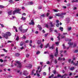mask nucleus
Instances as JSON below:
<instances>
[{
  "label": "nucleus",
  "mask_w": 78,
  "mask_h": 78,
  "mask_svg": "<svg viewBox=\"0 0 78 78\" xmlns=\"http://www.w3.org/2000/svg\"><path fill=\"white\" fill-rule=\"evenodd\" d=\"M11 35V33L10 32H7L5 34H2V36L3 37H5L6 39H8V36H10Z\"/></svg>",
  "instance_id": "1"
},
{
  "label": "nucleus",
  "mask_w": 78,
  "mask_h": 78,
  "mask_svg": "<svg viewBox=\"0 0 78 78\" xmlns=\"http://www.w3.org/2000/svg\"><path fill=\"white\" fill-rule=\"evenodd\" d=\"M19 30L23 33H25L27 32V31H28V29H22V26H21L19 28Z\"/></svg>",
  "instance_id": "2"
},
{
  "label": "nucleus",
  "mask_w": 78,
  "mask_h": 78,
  "mask_svg": "<svg viewBox=\"0 0 78 78\" xmlns=\"http://www.w3.org/2000/svg\"><path fill=\"white\" fill-rule=\"evenodd\" d=\"M16 63H15L14 64V66H17L18 67H19L20 68H21L22 67V64L20 63V62H19V61H16L15 62Z\"/></svg>",
  "instance_id": "3"
},
{
  "label": "nucleus",
  "mask_w": 78,
  "mask_h": 78,
  "mask_svg": "<svg viewBox=\"0 0 78 78\" xmlns=\"http://www.w3.org/2000/svg\"><path fill=\"white\" fill-rule=\"evenodd\" d=\"M66 14V13H58L56 14L55 15L56 16H61V18H63L64 17L63 15H65Z\"/></svg>",
  "instance_id": "4"
},
{
  "label": "nucleus",
  "mask_w": 78,
  "mask_h": 78,
  "mask_svg": "<svg viewBox=\"0 0 78 78\" xmlns=\"http://www.w3.org/2000/svg\"><path fill=\"white\" fill-rule=\"evenodd\" d=\"M68 44H69L70 47H75L76 46V44L75 43L73 44V43L70 42Z\"/></svg>",
  "instance_id": "5"
},
{
  "label": "nucleus",
  "mask_w": 78,
  "mask_h": 78,
  "mask_svg": "<svg viewBox=\"0 0 78 78\" xmlns=\"http://www.w3.org/2000/svg\"><path fill=\"white\" fill-rule=\"evenodd\" d=\"M66 76H67V74H65L63 76H61V75L60 74H58V76H57V77H61V78H66Z\"/></svg>",
  "instance_id": "6"
},
{
  "label": "nucleus",
  "mask_w": 78,
  "mask_h": 78,
  "mask_svg": "<svg viewBox=\"0 0 78 78\" xmlns=\"http://www.w3.org/2000/svg\"><path fill=\"white\" fill-rule=\"evenodd\" d=\"M28 72H27V70L24 71L23 73V75H25V76L28 75Z\"/></svg>",
  "instance_id": "7"
},
{
  "label": "nucleus",
  "mask_w": 78,
  "mask_h": 78,
  "mask_svg": "<svg viewBox=\"0 0 78 78\" xmlns=\"http://www.w3.org/2000/svg\"><path fill=\"white\" fill-rule=\"evenodd\" d=\"M58 48H56V52L55 53L54 56H55V57H57V56H58Z\"/></svg>",
  "instance_id": "8"
},
{
  "label": "nucleus",
  "mask_w": 78,
  "mask_h": 78,
  "mask_svg": "<svg viewBox=\"0 0 78 78\" xmlns=\"http://www.w3.org/2000/svg\"><path fill=\"white\" fill-rule=\"evenodd\" d=\"M40 69V67L38 66L37 68V70L36 71V73L37 74V76H40V75H39V74H38L37 73H38V71Z\"/></svg>",
  "instance_id": "9"
},
{
  "label": "nucleus",
  "mask_w": 78,
  "mask_h": 78,
  "mask_svg": "<svg viewBox=\"0 0 78 78\" xmlns=\"http://www.w3.org/2000/svg\"><path fill=\"white\" fill-rule=\"evenodd\" d=\"M66 20L67 23H69L70 22V18H69V17H68L66 18Z\"/></svg>",
  "instance_id": "10"
},
{
  "label": "nucleus",
  "mask_w": 78,
  "mask_h": 78,
  "mask_svg": "<svg viewBox=\"0 0 78 78\" xmlns=\"http://www.w3.org/2000/svg\"><path fill=\"white\" fill-rule=\"evenodd\" d=\"M31 22L29 23V25H34V23L33 20H31Z\"/></svg>",
  "instance_id": "11"
},
{
  "label": "nucleus",
  "mask_w": 78,
  "mask_h": 78,
  "mask_svg": "<svg viewBox=\"0 0 78 78\" xmlns=\"http://www.w3.org/2000/svg\"><path fill=\"white\" fill-rule=\"evenodd\" d=\"M27 69H31L32 67V65L31 64L27 66Z\"/></svg>",
  "instance_id": "12"
},
{
  "label": "nucleus",
  "mask_w": 78,
  "mask_h": 78,
  "mask_svg": "<svg viewBox=\"0 0 78 78\" xmlns=\"http://www.w3.org/2000/svg\"><path fill=\"white\" fill-rule=\"evenodd\" d=\"M37 27L38 28H39V30H40V31H41V30H42V28L41 26L38 25Z\"/></svg>",
  "instance_id": "13"
},
{
  "label": "nucleus",
  "mask_w": 78,
  "mask_h": 78,
  "mask_svg": "<svg viewBox=\"0 0 78 78\" xmlns=\"http://www.w3.org/2000/svg\"><path fill=\"white\" fill-rule=\"evenodd\" d=\"M21 20H26V18L24 17L23 16H22Z\"/></svg>",
  "instance_id": "14"
},
{
  "label": "nucleus",
  "mask_w": 78,
  "mask_h": 78,
  "mask_svg": "<svg viewBox=\"0 0 78 78\" xmlns=\"http://www.w3.org/2000/svg\"><path fill=\"white\" fill-rule=\"evenodd\" d=\"M8 14L9 16L12 14V11H10L8 12Z\"/></svg>",
  "instance_id": "15"
},
{
  "label": "nucleus",
  "mask_w": 78,
  "mask_h": 78,
  "mask_svg": "<svg viewBox=\"0 0 78 78\" xmlns=\"http://www.w3.org/2000/svg\"><path fill=\"white\" fill-rule=\"evenodd\" d=\"M20 10H21V9H17L15 10V11L16 13H18V12H20Z\"/></svg>",
  "instance_id": "16"
},
{
  "label": "nucleus",
  "mask_w": 78,
  "mask_h": 78,
  "mask_svg": "<svg viewBox=\"0 0 78 78\" xmlns=\"http://www.w3.org/2000/svg\"><path fill=\"white\" fill-rule=\"evenodd\" d=\"M33 2H28V3L27 5H33Z\"/></svg>",
  "instance_id": "17"
},
{
  "label": "nucleus",
  "mask_w": 78,
  "mask_h": 78,
  "mask_svg": "<svg viewBox=\"0 0 78 78\" xmlns=\"http://www.w3.org/2000/svg\"><path fill=\"white\" fill-rule=\"evenodd\" d=\"M65 41H69V42H70V41H71L72 40L68 39H65Z\"/></svg>",
  "instance_id": "18"
},
{
  "label": "nucleus",
  "mask_w": 78,
  "mask_h": 78,
  "mask_svg": "<svg viewBox=\"0 0 78 78\" xmlns=\"http://www.w3.org/2000/svg\"><path fill=\"white\" fill-rule=\"evenodd\" d=\"M58 35L59 36L57 37V38H58V40L59 41V40H60V38H59V36L61 35V34L59 33H58Z\"/></svg>",
  "instance_id": "19"
},
{
  "label": "nucleus",
  "mask_w": 78,
  "mask_h": 78,
  "mask_svg": "<svg viewBox=\"0 0 78 78\" xmlns=\"http://www.w3.org/2000/svg\"><path fill=\"white\" fill-rule=\"evenodd\" d=\"M34 71H35V70L34 69L32 71L31 73V75H33L34 74Z\"/></svg>",
  "instance_id": "20"
},
{
  "label": "nucleus",
  "mask_w": 78,
  "mask_h": 78,
  "mask_svg": "<svg viewBox=\"0 0 78 78\" xmlns=\"http://www.w3.org/2000/svg\"><path fill=\"white\" fill-rule=\"evenodd\" d=\"M15 55L16 56H19L20 54L18 53H16L15 54Z\"/></svg>",
  "instance_id": "21"
},
{
  "label": "nucleus",
  "mask_w": 78,
  "mask_h": 78,
  "mask_svg": "<svg viewBox=\"0 0 78 78\" xmlns=\"http://www.w3.org/2000/svg\"><path fill=\"white\" fill-rule=\"evenodd\" d=\"M40 53H41L40 51H37L36 52V55H39V54H40Z\"/></svg>",
  "instance_id": "22"
},
{
  "label": "nucleus",
  "mask_w": 78,
  "mask_h": 78,
  "mask_svg": "<svg viewBox=\"0 0 78 78\" xmlns=\"http://www.w3.org/2000/svg\"><path fill=\"white\" fill-rule=\"evenodd\" d=\"M42 7L41 6H39L38 7V9H42Z\"/></svg>",
  "instance_id": "23"
},
{
  "label": "nucleus",
  "mask_w": 78,
  "mask_h": 78,
  "mask_svg": "<svg viewBox=\"0 0 78 78\" xmlns=\"http://www.w3.org/2000/svg\"><path fill=\"white\" fill-rule=\"evenodd\" d=\"M74 69H75V67H71L70 68V70H73Z\"/></svg>",
  "instance_id": "24"
},
{
  "label": "nucleus",
  "mask_w": 78,
  "mask_h": 78,
  "mask_svg": "<svg viewBox=\"0 0 78 78\" xmlns=\"http://www.w3.org/2000/svg\"><path fill=\"white\" fill-rule=\"evenodd\" d=\"M50 24L51 25V27H53V26H54V25H53V24H52V23L51 22H50Z\"/></svg>",
  "instance_id": "25"
},
{
  "label": "nucleus",
  "mask_w": 78,
  "mask_h": 78,
  "mask_svg": "<svg viewBox=\"0 0 78 78\" xmlns=\"http://www.w3.org/2000/svg\"><path fill=\"white\" fill-rule=\"evenodd\" d=\"M23 44H24V43L23 42H21L20 44V46H22L23 45Z\"/></svg>",
  "instance_id": "26"
},
{
  "label": "nucleus",
  "mask_w": 78,
  "mask_h": 78,
  "mask_svg": "<svg viewBox=\"0 0 78 78\" xmlns=\"http://www.w3.org/2000/svg\"><path fill=\"white\" fill-rule=\"evenodd\" d=\"M60 30H61V31H63V27H60Z\"/></svg>",
  "instance_id": "27"
},
{
  "label": "nucleus",
  "mask_w": 78,
  "mask_h": 78,
  "mask_svg": "<svg viewBox=\"0 0 78 78\" xmlns=\"http://www.w3.org/2000/svg\"><path fill=\"white\" fill-rule=\"evenodd\" d=\"M50 57L51 58H53L54 56L52 55H50Z\"/></svg>",
  "instance_id": "28"
},
{
  "label": "nucleus",
  "mask_w": 78,
  "mask_h": 78,
  "mask_svg": "<svg viewBox=\"0 0 78 78\" xmlns=\"http://www.w3.org/2000/svg\"><path fill=\"white\" fill-rule=\"evenodd\" d=\"M37 43L38 44H41V41H37Z\"/></svg>",
  "instance_id": "29"
},
{
  "label": "nucleus",
  "mask_w": 78,
  "mask_h": 78,
  "mask_svg": "<svg viewBox=\"0 0 78 78\" xmlns=\"http://www.w3.org/2000/svg\"><path fill=\"white\" fill-rule=\"evenodd\" d=\"M41 16V17H45V14H43Z\"/></svg>",
  "instance_id": "30"
},
{
  "label": "nucleus",
  "mask_w": 78,
  "mask_h": 78,
  "mask_svg": "<svg viewBox=\"0 0 78 78\" xmlns=\"http://www.w3.org/2000/svg\"><path fill=\"white\" fill-rule=\"evenodd\" d=\"M13 1V0H10L9 1V2H10L11 3H14V2H12Z\"/></svg>",
  "instance_id": "31"
},
{
  "label": "nucleus",
  "mask_w": 78,
  "mask_h": 78,
  "mask_svg": "<svg viewBox=\"0 0 78 78\" xmlns=\"http://www.w3.org/2000/svg\"><path fill=\"white\" fill-rule=\"evenodd\" d=\"M15 18H16V17H15V16H12V18H10V19L11 20H12L13 19H15Z\"/></svg>",
  "instance_id": "32"
},
{
  "label": "nucleus",
  "mask_w": 78,
  "mask_h": 78,
  "mask_svg": "<svg viewBox=\"0 0 78 78\" xmlns=\"http://www.w3.org/2000/svg\"><path fill=\"white\" fill-rule=\"evenodd\" d=\"M72 30V27H70L68 28V31H70V30Z\"/></svg>",
  "instance_id": "33"
},
{
  "label": "nucleus",
  "mask_w": 78,
  "mask_h": 78,
  "mask_svg": "<svg viewBox=\"0 0 78 78\" xmlns=\"http://www.w3.org/2000/svg\"><path fill=\"white\" fill-rule=\"evenodd\" d=\"M19 36H17L16 39V40L18 41H19Z\"/></svg>",
  "instance_id": "34"
},
{
  "label": "nucleus",
  "mask_w": 78,
  "mask_h": 78,
  "mask_svg": "<svg viewBox=\"0 0 78 78\" xmlns=\"http://www.w3.org/2000/svg\"><path fill=\"white\" fill-rule=\"evenodd\" d=\"M63 48H64V49H66V47L65 46V44H63Z\"/></svg>",
  "instance_id": "35"
},
{
  "label": "nucleus",
  "mask_w": 78,
  "mask_h": 78,
  "mask_svg": "<svg viewBox=\"0 0 78 78\" xmlns=\"http://www.w3.org/2000/svg\"><path fill=\"white\" fill-rule=\"evenodd\" d=\"M0 25L1 26V27L2 28H3V27H4V25L3 24H0Z\"/></svg>",
  "instance_id": "36"
},
{
  "label": "nucleus",
  "mask_w": 78,
  "mask_h": 78,
  "mask_svg": "<svg viewBox=\"0 0 78 78\" xmlns=\"http://www.w3.org/2000/svg\"><path fill=\"white\" fill-rule=\"evenodd\" d=\"M59 42H55V44H56L57 45H59Z\"/></svg>",
  "instance_id": "37"
},
{
  "label": "nucleus",
  "mask_w": 78,
  "mask_h": 78,
  "mask_svg": "<svg viewBox=\"0 0 78 78\" xmlns=\"http://www.w3.org/2000/svg\"><path fill=\"white\" fill-rule=\"evenodd\" d=\"M48 46H49V44L48 43L46 46H45V48H47V47H48Z\"/></svg>",
  "instance_id": "38"
},
{
  "label": "nucleus",
  "mask_w": 78,
  "mask_h": 78,
  "mask_svg": "<svg viewBox=\"0 0 78 78\" xmlns=\"http://www.w3.org/2000/svg\"><path fill=\"white\" fill-rule=\"evenodd\" d=\"M2 50H3V51H5V52H8V51L6 50L5 49H3Z\"/></svg>",
  "instance_id": "39"
},
{
  "label": "nucleus",
  "mask_w": 78,
  "mask_h": 78,
  "mask_svg": "<svg viewBox=\"0 0 78 78\" xmlns=\"http://www.w3.org/2000/svg\"><path fill=\"white\" fill-rule=\"evenodd\" d=\"M53 10L54 12H58V10L56 9H54Z\"/></svg>",
  "instance_id": "40"
},
{
  "label": "nucleus",
  "mask_w": 78,
  "mask_h": 78,
  "mask_svg": "<svg viewBox=\"0 0 78 78\" xmlns=\"http://www.w3.org/2000/svg\"><path fill=\"white\" fill-rule=\"evenodd\" d=\"M0 62H3V60L2 59H0Z\"/></svg>",
  "instance_id": "41"
},
{
  "label": "nucleus",
  "mask_w": 78,
  "mask_h": 78,
  "mask_svg": "<svg viewBox=\"0 0 78 78\" xmlns=\"http://www.w3.org/2000/svg\"><path fill=\"white\" fill-rule=\"evenodd\" d=\"M45 27H46V28H48V24H46L45 25Z\"/></svg>",
  "instance_id": "42"
},
{
  "label": "nucleus",
  "mask_w": 78,
  "mask_h": 78,
  "mask_svg": "<svg viewBox=\"0 0 78 78\" xmlns=\"http://www.w3.org/2000/svg\"><path fill=\"white\" fill-rule=\"evenodd\" d=\"M71 63L73 64V65H75V63H74V62H73V60H72L71 61Z\"/></svg>",
  "instance_id": "43"
},
{
  "label": "nucleus",
  "mask_w": 78,
  "mask_h": 78,
  "mask_svg": "<svg viewBox=\"0 0 78 78\" xmlns=\"http://www.w3.org/2000/svg\"><path fill=\"white\" fill-rule=\"evenodd\" d=\"M16 13V11L15 10V11H13V14L14 15V14H15Z\"/></svg>",
  "instance_id": "44"
},
{
  "label": "nucleus",
  "mask_w": 78,
  "mask_h": 78,
  "mask_svg": "<svg viewBox=\"0 0 78 78\" xmlns=\"http://www.w3.org/2000/svg\"><path fill=\"white\" fill-rule=\"evenodd\" d=\"M49 48H50V49H53V46H52L51 47H49Z\"/></svg>",
  "instance_id": "45"
},
{
  "label": "nucleus",
  "mask_w": 78,
  "mask_h": 78,
  "mask_svg": "<svg viewBox=\"0 0 78 78\" xmlns=\"http://www.w3.org/2000/svg\"><path fill=\"white\" fill-rule=\"evenodd\" d=\"M4 7L2 5H0V8H3Z\"/></svg>",
  "instance_id": "46"
},
{
  "label": "nucleus",
  "mask_w": 78,
  "mask_h": 78,
  "mask_svg": "<svg viewBox=\"0 0 78 78\" xmlns=\"http://www.w3.org/2000/svg\"><path fill=\"white\" fill-rule=\"evenodd\" d=\"M5 54L0 55L1 56H2V57H3V56H5Z\"/></svg>",
  "instance_id": "47"
},
{
  "label": "nucleus",
  "mask_w": 78,
  "mask_h": 78,
  "mask_svg": "<svg viewBox=\"0 0 78 78\" xmlns=\"http://www.w3.org/2000/svg\"><path fill=\"white\" fill-rule=\"evenodd\" d=\"M56 26L57 27H58L59 26V24L58 23H57V24H56Z\"/></svg>",
  "instance_id": "48"
},
{
  "label": "nucleus",
  "mask_w": 78,
  "mask_h": 78,
  "mask_svg": "<svg viewBox=\"0 0 78 78\" xmlns=\"http://www.w3.org/2000/svg\"><path fill=\"white\" fill-rule=\"evenodd\" d=\"M41 70H42V68H41L40 69V70L38 72V73H40V72H41Z\"/></svg>",
  "instance_id": "49"
},
{
  "label": "nucleus",
  "mask_w": 78,
  "mask_h": 78,
  "mask_svg": "<svg viewBox=\"0 0 78 78\" xmlns=\"http://www.w3.org/2000/svg\"><path fill=\"white\" fill-rule=\"evenodd\" d=\"M46 75V73L45 72H44L43 73V75H44V76H45Z\"/></svg>",
  "instance_id": "50"
},
{
  "label": "nucleus",
  "mask_w": 78,
  "mask_h": 78,
  "mask_svg": "<svg viewBox=\"0 0 78 78\" xmlns=\"http://www.w3.org/2000/svg\"><path fill=\"white\" fill-rule=\"evenodd\" d=\"M58 60L61 61L62 60V58H61L60 57H59L58 59Z\"/></svg>",
  "instance_id": "51"
},
{
  "label": "nucleus",
  "mask_w": 78,
  "mask_h": 78,
  "mask_svg": "<svg viewBox=\"0 0 78 78\" xmlns=\"http://www.w3.org/2000/svg\"><path fill=\"white\" fill-rule=\"evenodd\" d=\"M46 64H50V62L49 61H48L46 62Z\"/></svg>",
  "instance_id": "52"
},
{
  "label": "nucleus",
  "mask_w": 78,
  "mask_h": 78,
  "mask_svg": "<svg viewBox=\"0 0 78 78\" xmlns=\"http://www.w3.org/2000/svg\"><path fill=\"white\" fill-rule=\"evenodd\" d=\"M78 52V49L76 50L74 52V53H77Z\"/></svg>",
  "instance_id": "53"
},
{
  "label": "nucleus",
  "mask_w": 78,
  "mask_h": 78,
  "mask_svg": "<svg viewBox=\"0 0 78 78\" xmlns=\"http://www.w3.org/2000/svg\"><path fill=\"white\" fill-rule=\"evenodd\" d=\"M50 14L48 13H47V14H46V16L47 17H48V16H49V15Z\"/></svg>",
  "instance_id": "54"
},
{
  "label": "nucleus",
  "mask_w": 78,
  "mask_h": 78,
  "mask_svg": "<svg viewBox=\"0 0 78 78\" xmlns=\"http://www.w3.org/2000/svg\"><path fill=\"white\" fill-rule=\"evenodd\" d=\"M63 35H67V33H63Z\"/></svg>",
  "instance_id": "55"
},
{
  "label": "nucleus",
  "mask_w": 78,
  "mask_h": 78,
  "mask_svg": "<svg viewBox=\"0 0 78 78\" xmlns=\"http://www.w3.org/2000/svg\"><path fill=\"white\" fill-rule=\"evenodd\" d=\"M53 18V16H50L49 17V19H51Z\"/></svg>",
  "instance_id": "56"
},
{
  "label": "nucleus",
  "mask_w": 78,
  "mask_h": 78,
  "mask_svg": "<svg viewBox=\"0 0 78 78\" xmlns=\"http://www.w3.org/2000/svg\"><path fill=\"white\" fill-rule=\"evenodd\" d=\"M57 62H58L57 61V60H55V64H56V63H57Z\"/></svg>",
  "instance_id": "57"
},
{
  "label": "nucleus",
  "mask_w": 78,
  "mask_h": 78,
  "mask_svg": "<svg viewBox=\"0 0 78 78\" xmlns=\"http://www.w3.org/2000/svg\"><path fill=\"white\" fill-rule=\"evenodd\" d=\"M42 46H43V44H41V45L40 46V47L41 48H42Z\"/></svg>",
  "instance_id": "58"
},
{
  "label": "nucleus",
  "mask_w": 78,
  "mask_h": 78,
  "mask_svg": "<svg viewBox=\"0 0 78 78\" xmlns=\"http://www.w3.org/2000/svg\"><path fill=\"white\" fill-rule=\"evenodd\" d=\"M21 9H23V10L24 9H25V7H23V6L21 7Z\"/></svg>",
  "instance_id": "59"
},
{
  "label": "nucleus",
  "mask_w": 78,
  "mask_h": 78,
  "mask_svg": "<svg viewBox=\"0 0 78 78\" xmlns=\"http://www.w3.org/2000/svg\"><path fill=\"white\" fill-rule=\"evenodd\" d=\"M53 73H54V74H55L56 73V71H55V70H54L53 71Z\"/></svg>",
  "instance_id": "60"
},
{
  "label": "nucleus",
  "mask_w": 78,
  "mask_h": 78,
  "mask_svg": "<svg viewBox=\"0 0 78 78\" xmlns=\"http://www.w3.org/2000/svg\"><path fill=\"white\" fill-rule=\"evenodd\" d=\"M23 39H26V37L25 36L23 35Z\"/></svg>",
  "instance_id": "61"
},
{
  "label": "nucleus",
  "mask_w": 78,
  "mask_h": 78,
  "mask_svg": "<svg viewBox=\"0 0 78 78\" xmlns=\"http://www.w3.org/2000/svg\"><path fill=\"white\" fill-rule=\"evenodd\" d=\"M31 78V76H27L26 77V78Z\"/></svg>",
  "instance_id": "62"
},
{
  "label": "nucleus",
  "mask_w": 78,
  "mask_h": 78,
  "mask_svg": "<svg viewBox=\"0 0 78 78\" xmlns=\"http://www.w3.org/2000/svg\"><path fill=\"white\" fill-rule=\"evenodd\" d=\"M38 33H39V32H38V31H36L35 32L36 34H38Z\"/></svg>",
  "instance_id": "63"
},
{
  "label": "nucleus",
  "mask_w": 78,
  "mask_h": 78,
  "mask_svg": "<svg viewBox=\"0 0 78 78\" xmlns=\"http://www.w3.org/2000/svg\"><path fill=\"white\" fill-rule=\"evenodd\" d=\"M75 66H78V63H77L76 64H75Z\"/></svg>",
  "instance_id": "64"
}]
</instances>
